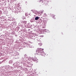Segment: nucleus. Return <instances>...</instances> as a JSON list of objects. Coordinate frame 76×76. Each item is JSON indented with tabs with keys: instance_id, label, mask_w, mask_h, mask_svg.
Listing matches in <instances>:
<instances>
[{
	"instance_id": "1",
	"label": "nucleus",
	"mask_w": 76,
	"mask_h": 76,
	"mask_svg": "<svg viewBox=\"0 0 76 76\" xmlns=\"http://www.w3.org/2000/svg\"><path fill=\"white\" fill-rule=\"evenodd\" d=\"M44 49L41 48H39L37 49L36 52L37 54L38 55L39 53H40L42 51H43Z\"/></svg>"
},
{
	"instance_id": "2",
	"label": "nucleus",
	"mask_w": 76,
	"mask_h": 76,
	"mask_svg": "<svg viewBox=\"0 0 76 76\" xmlns=\"http://www.w3.org/2000/svg\"><path fill=\"white\" fill-rule=\"evenodd\" d=\"M38 55H39L40 56L41 55V56H44V55H45V53L44 52L43 50V51H42L40 53H39Z\"/></svg>"
},
{
	"instance_id": "3",
	"label": "nucleus",
	"mask_w": 76,
	"mask_h": 76,
	"mask_svg": "<svg viewBox=\"0 0 76 76\" xmlns=\"http://www.w3.org/2000/svg\"><path fill=\"white\" fill-rule=\"evenodd\" d=\"M37 42L38 44L39 45V46H41V45H42V42H41V41H38Z\"/></svg>"
},
{
	"instance_id": "4",
	"label": "nucleus",
	"mask_w": 76,
	"mask_h": 76,
	"mask_svg": "<svg viewBox=\"0 0 76 76\" xmlns=\"http://www.w3.org/2000/svg\"><path fill=\"white\" fill-rule=\"evenodd\" d=\"M26 21H23L21 22L22 23H23V24H26Z\"/></svg>"
},
{
	"instance_id": "5",
	"label": "nucleus",
	"mask_w": 76,
	"mask_h": 76,
	"mask_svg": "<svg viewBox=\"0 0 76 76\" xmlns=\"http://www.w3.org/2000/svg\"><path fill=\"white\" fill-rule=\"evenodd\" d=\"M38 19H39V17H36L35 18V20H38Z\"/></svg>"
},
{
	"instance_id": "6",
	"label": "nucleus",
	"mask_w": 76,
	"mask_h": 76,
	"mask_svg": "<svg viewBox=\"0 0 76 76\" xmlns=\"http://www.w3.org/2000/svg\"><path fill=\"white\" fill-rule=\"evenodd\" d=\"M44 12V11H43V10H42V11H41V13H42V12Z\"/></svg>"
},
{
	"instance_id": "7",
	"label": "nucleus",
	"mask_w": 76,
	"mask_h": 76,
	"mask_svg": "<svg viewBox=\"0 0 76 76\" xmlns=\"http://www.w3.org/2000/svg\"><path fill=\"white\" fill-rule=\"evenodd\" d=\"M44 1H45H45H46L44 0Z\"/></svg>"
}]
</instances>
